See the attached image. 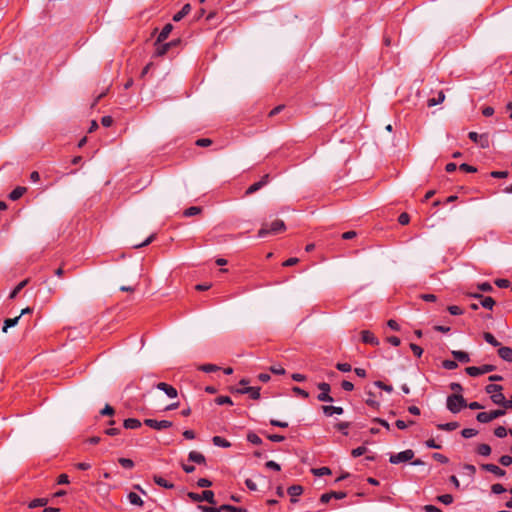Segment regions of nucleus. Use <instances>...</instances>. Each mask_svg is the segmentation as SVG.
Masks as SVG:
<instances>
[{"instance_id":"obj_1","label":"nucleus","mask_w":512,"mask_h":512,"mask_svg":"<svg viewBox=\"0 0 512 512\" xmlns=\"http://www.w3.org/2000/svg\"><path fill=\"white\" fill-rule=\"evenodd\" d=\"M285 230H286L285 223L280 219H276L271 223L270 226L267 223H263L262 227L258 231V237L265 238L270 234H278V233L284 232Z\"/></svg>"},{"instance_id":"obj_2","label":"nucleus","mask_w":512,"mask_h":512,"mask_svg":"<svg viewBox=\"0 0 512 512\" xmlns=\"http://www.w3.org/2000/svg\"><path fill=\"white\" fill-rule=\"evenodd\" d=\"M446 406L450 412L456 414L467 407V402L461 394L454 393L447 397Z\"/></svg>"},{"instance_id":"obj_3","label":"nucleus","mask_w":512,"mask_h":512,"mask_svg":"<svg viewBox=\"0 0 512 512\" xmlns=\"http://www.w3.org/2000/svg\"><path fill=\"white\" fill-rule=\"evenodd\" d=\"M187 496L194 502L207 501L210 504H216L214 492L211 490H204L201 494L188 492Z\"/></svg>"},{"instance_id":"obj_4","label":"nucleus","mask_w":512,"mask_h":512,"mask_svg":"<svg viewBox=\"0 0 512 512\" xmlns=\"http://www.w3.org/2000/svg\"><path fill=\"white\" fill-rule=\"evenodd\" d=\"M505 413H506L505 410H502V409L492 410L490 412H479L476 415V419L480 423H489L492 420L505 415Z\"/></svg>"},{"instance_id":"obj_5","label":"nucleus","mask_w":512,"mask_h":512,"mask_svg":"<svg viewBox=\"0 0 512 512\" xmlns=\"http://www.w3.org/2000/svg\"><path fill=\"white\" fill-rule=\"evenodd\" d=\"M414 451L412 449H407L397 454L390 455L389 462L391 464H399L402 462L411 461L414 458Z\"/></svg>"},{"instance_id":"obj_6","label":"nucleus","mask_w":512,"mask_h":512,"mask_svg":"<svg viewBox=\"0 0 512 512\" xmlns=\"http://www.w3.org/2000/svg\"><path fill=\"white\" fill-rule=\"evenodd\" d=\"M496 369L494 365L484 364L482 366H470L465 369L466 373L471 377H477L489 372H492Z\"/></svg>"},{"instance_id":"obj_7","label":"nucleus","mask_w":512,"mask_h":512,"mask_svg":"<svg viewBox=\"0 0 512 512\" xmlns=\"http://www.w3.org/2000/svg\"><path fill=\"white\" fill-rule=\"evenodd\" d=\"M180 42H181L180 39L172 40L167 43L162 42L159 44H156V42H155L154 43V46H155L154 56H156V57L164 56L169 51L170 48L177 46Z\"/></svg>"},{"instance_id":"obj_8","label":"nucleus","mask_w":512,"mask_h":512,"mask_svg":"<svg viewBox=\"0 0 512 512\" xmlns=\"http://www.w3.org/2000/svg\"><path fill=\"white\" fill-rule=\"evenodd\" d=\"M468 137L471 141L478 144L481 148L489 147V137L487 134H478L477 132H469Z\"/></svg>"},{"instance_id":"obj_9","label":"nucleus","mask_w":512,"mask_h":512,"mask_svg":"<svg viewBox=\"0 0 512 512\" xmlns=\"http://www.w3.org/2000/svg\"><path fill=\"white\" fill-rule=\"evenodd\" d=\"M144 424L150 428H153L155 430H163L170 428L172 426V422L168 420H155L147 418L144 420Z\"/></svg>"},{"instance_id":"obj_10","label":"nucleus","mask_w":512,"mask_h":512,"mask_svg":"<svg viewBox=\"0 0 512 512\" xmlns=\"http://www.w3.org/2000/svg\"><path fill=\"white\" fill-rule=\"evenodd\" d=\"M269 179H270L269 174L263 175L262 178L258 182H255L254 184H252L251 186H249L247 188L245 195L249 196V195H252L253 193L257 192L258 190H260L261 188H263L264 186H266L268 184Z\"/></svg>"},{"instance_id":"obj_11","label":"nucleus","mask_w":512,"mask_h":512,"mask_svg":"<svg viewBox=\"0 0 512 512\" xmlns=\"http://www.w3.org/2000/svg\"><path fill=\"white\" fill-rule=\"evenodd\" d=\"M491 400L494 404L502 406V410L506 411V409H510L512 407V402L507 401L502 391L491 395Z\"/></svg>"},{"instance_id":"obj_12","label":"nucleus","mask_w":512,"mask_h":512,"mask_svg":"<svg viewBox=\"0 0 512 512\" xmlns=\"http://www.w3.org/2000/svg\"><path fill=\"white\" fill-rule=\"evenodd\" d=\"M260 387H243L232 390L238 394H249L250 398L258 400L260 398Z\"/></svg>"},{"instance_id":"obj_13","label":"nucleus","mask_w":512,"mask_h":512,"mask_svg":"<svg viewBox=\"0 0 512 512\" xmlns=\"http://www.w3.org/2000/svg\"><path fill=\"white\" fill-rule=\"evenodd\" d=\"M156 388L163 391L169 398H176L178 391L175 387L165 382H159L156 384Z\"/></svg>"},{"instance_id":"obj_14","label":"nucleus","mask_w":512,"mask_h":512,"mask_svg":"<svg viewBox=\"0 0 512 512\" xmlns=\"http://www.w3.org/2000/svg\"><path fill=\"white\" fill-rule=\"evenodd\" d=\"M361 340L365 344H369L372 346H378L379 345V339L369 330H363L361 332Z\"/></svg>"},{"instance_id":"obj_15","label":"nucleus","mask_w":512,"mask_h":512,"mask_svg":"<svg viewBox=\"0 0 512 512\" xmlns=\"http://www.w3.org/2000/svg\"><path fill=\"white\" fill-rule=\"evenodd\" d=\"M481 469L488 471L497 477H504L506 475V471L504 469L492 463L482 464Z\"/></svg>"},{"instance_id":"obj_16","label":"nucleus","mask_w":512,"mask_h":512,"mask_svg":"<svg viewBox=\"0 0 512 512\" xmlns=\"http://www.w3.org/2000/svg\"><path fill=\"white\" fill-rule=\"evenodd\" d=\"M188 460L192 461V462H194L196 464H199V465H205L206 464L205 456L202 453L197 452V451H191L188 454Z\"/></svg>"},{"instance_id":"obj_17","label":"nucleus","mask_w":512,"mask_h":512,"mask_svg":"<svg viewBox=\"0 0 512 512\" xmlns=\"http://www.w3.org/2000/svg\"><path fill=\"white\" fill-rule=\"evenodd\" d=\"M172 30H173V25H172V24H170V23H167V24L163 27V29L161 30V32L159 33V35H158V37H157V39H156V41H155V42H156V44H159V43L164 42V41L168 38V36H169V34L171 33V31H172Z\"/></svg>"},{"instance_id":"obj_18","label":"nucleus","mask_w":512,"mask_h":512,"mask_svg":"<svg viewBox=\"0 0 512 512\" xmlns=\"http://www.w3.org/2000/svg\"><path fill=\"white\" fill-rule=\"evenodd\" d=\"M287 493L291 496V502H297L296 497L300 496L303 493V487L301 485H292L288 487Z\"/></svg>"},{"instance_id":"obj_19","label":"nucleus","mask_w":512,"mask_h":512,"mask_svg":"<svg viewBox=\"0 0 512 512\" xmlns=\"http://www.w3.org/2000/svg\"><path fill=\"white\" fill-rule=\"evenodd\" d=\"M322 411L326 416H332L333 414L341 415L344 410L340 406L324 405Z\"/></svg>"},{"instance_id":"obj_20","label":"nucleus","mask_w":512,"mask_h":512,"mask_svg":"<svg viewBox=\"0 0 512 512\" xmlns=\"http://www.w3.org/2000/svg\"><path fill=\"white\" fill-rule=\"evenodd\" d=\"M27 191V188L26 187H23V186H17L15 189H13L8 197L10 200L12 201H16L18 199H20L24 193Z\"/></svg>"},{"instance_id":"obj_21","label":"nucleus","mask_w":512,"mask_h":512,"mask_svg":"<svg viewBox=\"0 0 512 512\" xmlns=\"http://www.w3.org/2000/svg\"><path fill=\"white\" fill-rule=\"evenodd\" d=\"M498 355L504 361L512 362V348L506 346L500 347L498 349Z\"/></svg>"},{"instance_id":"obj_22","label":"nucleus","mask_w":512,"mask_h":512,"mask_svg":"<svg viewBox=\"0 0 512 512\" xmlns=\"http://www.w3.org/2000/svg\"><path fill=\"white\" fill-rule=\"evenodd\" d=\"M452 356L456 361H459L461 363H468L470 361L469 354L464 351L454 350L452 351Z\"/></svg>"},{"instance_id":"obj_23","label":"nucleus","mask_w":512,"mask_h":512,"mask_svg":"<svg viewBox=\"0 0 512 512\" xmlns=\"http://www.w3.org/2000/svg\"><path fill=\"white\" fill-rule=\"evenodd\" d=\"M191 11L190 4H185L180 11H178L174 16L173 20L178 22L182 20L189 12Z\"/></svg>"},{"instance_id":"obj_24","label":"nucleus","mask_w":512,"mask_h":512,"mask_svg":"<svg viewBox=\"0 0 512 512\" xmlns=\"http://www.w3.org/2000/svg\"><path fill=\"white\" fill-rule=\"evenodd\" d=\"M141 425H142L141 422L136 418H128V419H125L123 422V426L126 429H137V428L141 427Z\"/></svg>"},{"instance_id":"obj_25","label":"nucleus","mask_w":512,"mask_h":512,"mask_svg":"<svg viewBox=\"0 0 512 512\" xmlns=\"http://www.w3.org/2000/svg\"><path fill=\"white\" fill-rule=\"evenodd\" d=\"M212 442L215 446H218V447H222V448L231 447V443L221 436H214L212 438Z\"/></svg>"},{"instance_id":"obj_26","label":"nucleus","mask_w":512,"mask_h":512,"mask_svg":"<svg viewBox=\"0 0 512 512\" xmlns=\"http://www.w3.org/2000/svg\"><path fill=\"white\" fill-rule=\"evenodd\" d=\"M153 480L154 482L161 486V487H164L166 489H172L174 487V484L173 483H170L168 482L166 479H164L163 477L161 476H158V475H154L153 477Z\"/></svg>"},{"instance_id":"obj_27","label":"nucleus","mask_w":512,"mask_h":512,"mask_svg":"<svg viewBox=\"0 0 512 512\" xmlns=\"http://www.w3.org/2000/svg\"><path fill=\"white\" fill-rule=\"evenodd\" d=\"M127 498L132 505L143 506V504H144L141 497L135 492H130L128 494Z\"/></svg>"},{"instance_id":"obj_28","label":"nucleus","mask_w":512,"mask_h":512,"mask_svg":"<svg viewBox=\"0 0 512 512\" xmlns=\"http://www.w3.org/2000/svg\"><path fill=\"white\" fill-rule=\"evenodd\" d=\"M19 319H20V316H16L14 318H7V319H5L2 331L4 333H6L8 328L16 326L18 324V322H19Z\"/></svg>"},{"instance_id":"obj_29","label":"nucleus","mask_w":512,"mask_h":512,"mask_svg":"<svg viewBox=\"0 0 512 512\" xmlns=\"http://www.w3.org/2000/svg\"><path fill=\"white\" fill-rule=\"evenodd\" d=\"M459 427L458 422H449L444 424H437V429L443 431H454Z\"/></svg>"},{"instance_id":"obj_30","label":"nucleus","mask_w":512,"mask_h":512,"mask_svg":"<svg viewBox=\"0 0 512 512\" xmlns=\"http://www.w3.org/2000/svg\"><path fill=\"white\" fill-rule=\"evenodd\" d=\"M29 279H25L17 284V286L11 291L9 298L14 299L17 294L28 284Z\"/></svg>"},{"instance_id":"obj_31","label":"nucleus","mask_w":512,"mask_h":512,"mask_svg":"<svg viewBox=\"0 0 512 512\" xmlns=\"http://www.w3.org/2000/svg\"><path fill=\"white\" fill-rule=\"evenodd\" d=\"M444 99H445V95H444L443 91H440L438 93V97L428 99L427 106L433 107L437 104L442 103L444 101Z\"/></svg>"},{"instance_id":"obj_32","label":"nucleus","mask_w":512,"mask_h":512,"mask_svg":"<svg viewBox=\"0 0 512 512\" xmlns=\"http://www.w3.org/2000/svg\"><path fill=\"white\" fill-rule=\"evenodd\" d=\"M495 305V300L490 296H483L481 299V306L485 309L492 310Z\"/></svg>"},{"instance_id":"obj_33","label":"nucleus","mask_w":512,"mask_h":512,"mask_svg":"<svg viewBox=\"0 0 512 512\" xmlns=\"http://www.w3.org/2000/svg\"><path fill=\"white\" fill-rule=\"evenodd\" d=\"M483 338L485 339V341L487 343H489L490 345H492L494 347L500 346V342L490 332H484L483 333Z\"/></svg>"},{"instance_id":"obj_34","label":"nucleus","mask_w":512,"mask_h":512,"mask_svg":"<svg viewBox=\"0 0 512 512\" xmlns=\"http://www.w3.org/2000/svg\"><path fill=\"white\" fill-rule=\"evenodd\" d=\"M221 509H223L224 512H248L246 508L236 507L230 504L221 505Z\"/></svg>"},{"instance_id":"obj_35","label":"nucleus","mask_w":512,"mask_h":512,"mask_svg":"<svg viewBox=\"0 0 512 512\" xmlns=\"http://www.w3.org/2000/svg\"><path fill=\"white\" fill-rule=\"evenodd\" d=\"M476 451L481 456H489L491 454V447L488 444H479Z\"/></svg>"},{"instance_id":"obj_36","label":"nucleus","mask_w":512,"mask_h":512,"mask_svg":"<svg viewBox=\"0 0 512 512\" xmlns=\"http://www.w3.org/2000/svg\"><path fill=\"white\" fill-rule=\"evenodd\" d=\"M47 503H48V499H46V498H36L29 503L28 507L31 509L36 508V507H43Z\"/></svg>"},{"instance_id":"obj_37","label":"nucleus","mask_w":512,"mask_h":512,"mask_svg":"<svg viewBox=\"0 0 512 512\" xmlns=\"http://www.w3.org/2000/svg\"><path fill=\"white\" fill-rule=\"evenodd\" d=\"M502 390H503V387H502L501 385H499V384H494V383L489 384V385H487V386L485 387V391H486V393L491 394V395H493V394H495V393H499V392H501Z\"/></svg>"},{"instance_id":"obj_38","label":"nucleus","mask_w":512,"mask_h":512,"mask_svg":"<svg viewBox=\"0 0 512 512\" xmlns=\"http://www.w3.org/2000/svg\"><path fill=\"white\" fill-rule=\"evenodd\" d=\"M201 211H202L201 207H199V206H191V207L187 208L183 212V215L185 217H191V216H194V215H197V214L201 213Z\"/></svg>"},{"instance_id":"obj_39","label":"nucleus","mask_w":512,"mask_h":512,"mask_svg":"<svg viewBox=\"0 0 512 512\" xmlns=\"http://www.w3.org/2000/svg\"><path fill=\"white\" fill-rule=\"evenodd\" d=\"M247 441L254 445L262 444V439L254 432H249L247 434Z\"/></svg>"},{"instance_id":"obj_40","label":"nucleus","mask_w":512,"mask_h":512,"mask_svg":"<svg viewBox=\"0 0 512 512\" xmlns=\"http://www.w3.org/2000/svg\"><path fill=\"white\" fill-rule=\"evenodd\" d=\"M219 369L220 368L215 364H203L199 367V370L206 372V373L215 372V371H218Z\"/></svg>"},{"instance_id":"obj_41","label":"nucleus","mask_w":512,"mask_h":512,"mask_svg":"<svg viewBox=\"0 0 512 512\" xmlns=\"http://www.w3.org/2000/svg\"><path fill=\"white\" fill-rule=\"evenodd\" d=\"M118 462L125 469H132L134 467L133 460L129 458H119Z\"/></svg>"},{"instance_id":"obj_42","label":"nucleus","mask_w":512,"mask_h":512,"mask_svg":"<svg viewBox=\"0 0 512 512\" xmlns=\"http://www.w3.org/2000/svg\"><path fill=\"white\" fill-rule=\"evenodd\" d=\"M509 433L504 426H498L494 429V435L498 438H504Z\"/></svg>"},{"instance_id":"obj_43","label":"nucleus","mask_w":512,"mask_h":512,"mask_svg":"<svg viewBox=\"0 0 512 512\" xmlns=\"http://www.w3.org/2000/svg\"><path fill=\"white\" fill-rule=\"evenodd\" d=\"M350 427L349 422H339L335 425V428L341 431L345 436L348 435V428Z\"/></svg>"},{"instance_id":"obj_44","label":"nucleus","mask_w":512,"mask_h":512,"mask_svg":"<svg viewBox=\"0 0 512 512\" xmlns=\"http://www.w3.org/2000/svg\"><path fill=\"white\" fill-rule=\"evenodd\" d=\"M215 403L218 405H233V401L229 396H218L217 398H215Z\"/></svg>"},{"instance_id":"obj_45","label":"nucleus","mask_w":512,"mask_h":512,"mask_svg":"<svg viewBox=\"0 0 512 512\" xmlns=\"http://www.w3.org/2000/svg\"><path fill=\"white\" fill-rule=\"evenodd\" d=\"M312 472L316 476H324L331 474V470L328 467L315 468L312 469Z\"/></svg>"},{"instance_id":"obj_46","label":"nucleus","mask_w":512,"mask_h":512,"mask_svg":"<svg viewBox=\"0 0 512 512\" xmlns=\"http://www.w3.org/2000/svg\"><path fill=\"white\" fill-rule=\"evenodd\" d=\"M478 434V431L473 428H465L461 431V435L464 438H472Z\"/></svg>"},{"instance_id":"obj_47","label":"nucleus","mask_w":512,"mask_h":512,"mask_svg":"<svg viewBox=\"0 0 512 512\" xmlns=\"http://www.w3.org/2000/svg\"><path fill=\"white\" fill-rule=\"evenodd\" d=\"M437 500L445 505H449L453 502V496L451 494H443L438 496Z\"/></svg>"},{"instance_id":"obj_48","label":"nucleus","mask_w":512,"mask_h":512,"mask_svg":"<svg viewBox=\"0 0 512 512\" xmlns=\"http://www.w3.org/2000/svg\"><path fill=\"white\" fill-rule=\"evenodd\" d=\"M367 452V448L365 446H360L351 451V455L354 458L360 457Z\"/></svg>"},{"instance_id":"obj_49","label":"nucleus","mask_w":512,"mask_h":512,"mask_svg":"<svg viewBox=\"0 0 512 512\" xmlns=\"http://www.w3.org/2000/svg\"><path fill=\"white\" fill-rule=\"evenodd\" d=\"M100 414L102 416H113L115 414V409L111 405L106 404L104 408L100 411Z\"/></svg>"},{"instance_id":"obj_50","label":"nucleus","mask_w":512,"mask_h":512,"mask_svg":"<svg viewBox=\"0 0 512 512\" xmlns=\"http://www.w3.org/2000/svg\"><path fill=\"white\" fill-rule=\"evenodd\" d=\"M442 366L447 370H454L458 367V364L455 360H444Z\"/></svg>"},{"instance_id":"obj_51","label":"nucleus","mask_w":512,"mask_h":512,"mask_svg":"<svg viewBox=\"0 0 512 512\" xmlns=\"http://www.w3.org/2000/svg\"><path fill=\"white\" fill-rule=\"evenodd\" d=\"M491 492L494 494H502L506 492V488L502 484L496 483L491 486Z\"/></svg>"},{"instance_id":"obj_52","label":"nucleus","mask_w":512,"mask_h":512,"mask_svg":"<svg viewBox=\"0 0 512 512\" xmlns=\"http://www.w3.org/2000/svg\"><path fill=\"white\" fill-rule=\"evenodd\" d=\"M369 398L366 399V404L372 408H379L380 404L378 401L374 400V394L372 392H368Z\"/></svg>"},{"instance_id":"obj_53","label":"nucleus","mask_w":512,"mask_h":512,"mask_svg":"<svg viewBox=\"0 0 512 512\" xmlns=\"http://www.w3.org/2000/svg\"><path fill=\"white\" fill-rule=\"evenodd\" d=\"M459 169L461 171H464L466 173H475L477 172V168L472 166V165H469L467 163H462L460 166H459Z\"/></svg>"},{"instance_id":"obj_54","label":"nucleus","mask_w":512,"mask_h":512,"mask_svg":"<svg viewBox=\"0 0 512 512\" xmlns=\"http://www.w3.org/2000/svg\"><path fill=\"white\" fill-rule=\"evenodd\" d=\"M374 385L377 386L378 388L388 392V393L393 391V387L391 385H387V384H385L384 382H382L380 380L375 381Z\"/></svg>"},{"instance_id":"obj_55","label":"nucleus","mask_w":512,"mask_h":512,"mask_svg":"<svg viewBox=\"0 0 512 512\" xmlns=\"http://www.w3.org/2000/svg\"><path fill=\"white\" fill-rule=\"evenodd\" d=\"M292 391H293L296 395H298V396H300V397H302V398H305V399H306V398H308V397H309V393H308L306 390H304V389H302V388H300V387H298V386H294V387L292 388Z\"/></svg>"},{"instance_id":"obj_56","label":"nucleus","mask_w":512,"mask_h":512,"mask_svg":"<svg viewBox=\"0 0 512 512\" xmlns=\"http://www.w3.org/2000/svg\"><path fill=\"white\" fill-rule=\"evenodd\" d=\"M198 509L202 512H223V509H221V506L219 508L215 507H209L205 505H198Z\"/></svg>"},{"instance_id":"obj_57","label":"nucleus","mask_w":512,"mask_h":512,"mask_svg":"<svg viewBox=\"0 0 512 512\" xmlns=\"http://www.w3.org/2000/svg\"><path fill=\"white\" fill-rule=\"evenodd\" d=\"M447 310L449 311V313L451 315H454V316L463 314L462 308H460L459 306H456V305L448 306Z\"/></svg>"},{"instance_id":"obj_58","label":"nucleus","mask_w":512,"mask_h":512,"mask_svg":"<svg viewBox=\"0 0 512 512\" xmlns=\"http://www.w3.org/2000/svg\"><path fill=\"white\" fill-rule=\"evenodd\" d=\"M499 463L502 466H510L512 464V456L510 455H503L499 458Z\"/></svg>"},{"instance_id":"obj_59","label":"nucleus","mask_w":512,"mask_h":512,"mask_svg":"<svg viewBox=\"0 0 512 512\" xmlns=\"http://www.w3.org/2000/svg\"><path fill=\"white\" fill-rule=\"evenodd\" d=\"M494 283L499 288H508L510 286L509 280L504 278L496 279Z\"/></svg>"},{"instance_id":"obj_60","label":"nucleus","mask_w":512,"mask_h":512,"mask_svg":"<svg viewBox=\"0 0 512 512\" xmlns=\"http://www.w3.org/2000/svg\"><path fill=\"white\" fill-rule=\"evenodd\" d=\"M317 399L321 402H333L334 399L330 396L329 393L321 392L318 394Z\"/></svg>"},{"instance_id":"obj_61","label":"nucleus","mask_w":512,"mask_h":512,"mask_svg":"<svg viewBox=\"0 0 512 512\" xmlns=\"http://www.w3.org/2000/svg\"><path fill=\"white\" fill-rule=\"evenodd\" d=\"M195 144L199 147H208L212 144V140L209 138H200L196 140Z\"/></svg>"},{"instance_id":"obj_62","label":"nucleus","mask_w":512,"mask_h":512,"mask_svg":"<svg viewBox=\"0 0 512 512\" xmlns=\"http://www.w3.org/2000/svg\"><path fill=\"white\" fill-rule=\"evenodd\" d=\"M410 348L416 357H421L423 354V349L417 344L411 343Z\"/></svg>"},{"instance_id":"obj_63","label":"nucleus","mask_w":512,"mask_h":512,"mask_svg":"<svg viewBox=\"0 0 512 512\" xmlns=\"http://www.w3.org/2000/svg\"><path fill=\"white\" fill-rule=\"evenodd\" d=\"M410 221V216L408 213L406 212H403L399 215L398 217V222L401 224V225H407Z\"/></svg>"},{"instance_id":"obj_64","label":"nucleus","mask_w":512,"mask_h":512,"mask_svg":"<svg viewBox=\"0 0 512 512\" xmlns=\"http://www.w3.org/2000/svg\"><path fill=\"white\" fill-rule=\"evenodd\" d=\"M432 457H433V459H435L436 461H438L442 464H446L449 461V459L441 453H433Z\"/></svg>"}]
</instances>
